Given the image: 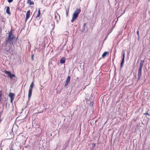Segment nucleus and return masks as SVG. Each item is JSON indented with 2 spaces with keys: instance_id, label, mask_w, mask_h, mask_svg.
<instances>
[{
  "instance_id": "obj_25",
  "label": "nucleus",
  "mask_w": 150,
  "mask_h": 150,
  "mask_svg": "<svg viewBox=\"0 0 150 150\" xmlns=\"http://www.w3.org/2000/svg\"><path fill=\"white\" fill-rule=\"evenodd\" d=\"M137 34L138 35H139V31H137Z\"/></svg>"
},
{
  "instance_id": "obj_20",
  "label": "nucleus",
  "mask_w": 150,
  "mask_h": 150,
  "mask_svg": "<svg viewBox=\"0 0 150 150\" xmlns=\"http://www.w3.org/2000/svg\"><path fill=\"white\" fill-rule=\"evenodd\" d=\"M13 0H8V1L9 3H11L13 1Z\"/></svg>"
},
{
  "instance_id": "obj_28",
  "label": "nucleus",
  "mask_w": 150,
  "mask_h": 150,
  "mask_svg": "<svg viewBox=\"0 0 150 150\" xmlns=\"http://www.w3.org/2000/svg\"><path fill=\"white\" fill-rule=\"evenodd\" d=\"M148 114V115H149L148 113H146V114Z\"/></svg>"
},
{
  "instance_id": "obj_6",
  "label": "nucleus",
  "mask_w": 150,
  "mask_h": 150,
  "mask_svg": "<svg viewBox=\"0 0 150 150\" xmlns=\"http://www.w3.org/2000/svg\"><path fill=\"white\" fill-rule=\"evenodd\" d=\"M142 68H139L138 69V79L139 80L142 75Z\"/></svg>"
},
{
  "instance_id": "obj_4",
  "label": "nucleus",
  "mask_w": 150,
  "mask_h": 150,
  "mask_svg": "<svg viewBox=\"0 0 150 150\" xmlns=\"http://www.w3.org/2000/svg\"><path fill=\"white\" fill-rule=\"evenodd\" d=\"M4 72L5 74H7L8 76L10 77L11 79H12L15 76V75L12 74L10 71H7L6 70H5Z\"/></svg>"
},
{
  "instance_id": "obj_2",
  "label": "nucleus",
  "mask_w": 150,
  "mask_h": 150,
  "mask_svg": "<svg viewBox=\"0 0 150 150\" xmlns=\"http://www.w3.org/2000/svg\"><path fill=\"white\" fill-rule=\"evenodd\" d=\"M81 11L80 8H77L73 15L72 19L71 21V22L72 23H73L74 21L78 17V15L80 12Z\"/></svg>"
},
{
  "instance_id": "obj_24",
  "label": "nucleus",
  "mask_w": 150,
  "mask_h": 150,
  "mask_svg": "<svg viewBox=\"0 0 150 150\" xmlns=\"http://www.w3.org/2000/svg\"><path fill=\"white\" fill-rule=\"evenodd\" d=\"M10 150H15L13 149V148H12V147H11V149H10Z\"/></svg>"
},
{
  "instance_id": "obj_8",
  "label": "nucleus",
  "mask_w": 150,
  "mask_h": 150,
  "mask_svg": "<svg viewBox=\"0 0 150 150\" xmlns=\"http://www.w3.org/2000/svg\"><path fill=\"white\" fill-rule=\"evenodd\" d=\"M144 62V60H141L140 63V65L139 68H142Z\"/></svg>"
},
{
  "instance_id": "obj_22",
  "label": "nucleus",
  "mask_w": 150,
  "mask_h": 150,
  "mask_svg": "<svg viewBox=\"0 0 150 150\" xmlns=\"http://www.w3.org/2000/svg\"><path fill=\"white\" fill-rule=\"evenodd\" d=\"M125 53H124V54L123 55V58H122V59H124V58H125Z\"/></svg>"
},
{
  "instance_id": "obj_14",
  "label": "nucleus",
  "mask_w": 150,
  "mask_h": 150,
  "mask_svg": "<svg viewBox=\"0 0 150 150\" xmlns=\"http://www.w3.org/2000/svg\"><path fill=\"white\" fill-rule=\"evenodd\" d=\"M27 3L29 5H33L34 4V2L33 1H31V0L27 2Z\"/></svg>"
},
{
  "instance_id": "obj_18",
  "label": "nucleus",
  "mask_w": 150,
  "mask_h": 150,
  "mask_svg": "<svg viewBox=\"0 0 150 150\" xmlns=\"http://www.w3.org/2000/svg\"><path fill=\"white\" fill-rule=\"evenodd\" d=\"M69 83L66 82V83L65 84V86H66L69 84Z\"/></svg>"
},
{
  "instance_id": "obj_10",
  "label": "nucleus",
  "mask_w": 150,
  "mask_h": 150,
  "mask_svg": "<svg viewBox=\"0 0 150 150\" xmlns=\"http://www.w3.org/2000/svg\"><path fill=\"white\" fill-rule=\"evenodd\" d=\"M6 12L8 14H10V8L9 7L7 6L6 8Z\"/></svg>"
},
{
  "instance_id": "obj_9",
  "label": "nucleus",
  "mask_w": 150,
  "mask_h": 150,
  "mask_svg": "<svg viewBox=\"0 0 150 150\" xmlns=\"http://www.w3.org/2000/svg\"><path fill=\"white\" fill-rule=\"evenodd\" d=\"M65 62V60L64 58H62L60 59V62L62 64L64 63Z\"/></svg>"
},
{
  "instance_id": "obj_17",
  "label": "nucleus",
  "mask_w": 150,
  "mask_h": 150,
  "mask_svg": "<svg viewBox=\"0 0 150 150\" xmlns=\"http://www.w3.org/2000/svg\"><path fill=\"white\" fill-rule=\"evenodd\" d=\"M69 83L66 82V83L65 84V86H66L69 84Z\"/></svg>"
},
{
  "instance_id": "obj_5",
  "label": "nucleus",
  "mask_w": 150,
  "mask_h": 150,
  "mask_svg": "<svg viewBox=\"0 0 150 150\" xmlns=\"http://www.w3.org/2000/svg\"><path fill=\"white\" fill-rule=\"evenodd\" d=\"M8 96L11 98V103H12L15 96V94L14 93H9Z\"/></svg>"
},
{
  "instance_id": "obj_15",
  "label": "nucleus",
  "mask_w": 150,
  "mask_h": 150,
  "mask_svg": "<svg viewBox=\"0 0 150 150\" xmlns=\"http://www.w3.org/2000/svg\"><path fill=\"white\" fill-rule=\"evenodd\" d=\"M38 13L36 16L37 18L39 17L40 14V10L39 9V10L38 11Z\"/></svg>"
},
{
  "instance_id": "obj_3",
  "label": "nucleus",
  "mask_w": 150,
  "mask_h": 150,
  "mask_svg": "<svg viewBox=\"0 0 150 150\" xmlns=\"http://www.w3.org/2000/svg\"><path fill=\"white\" fill-rule=\"evenodd\" d=\"M34 86L33 82H32L30 84V86L29 87L28 94V98L29 100L30 99V97L31 96L32 92V88Z\"/></svg>"
},
{
  "instance_id": "obj_26",
  "label": "nucleus",
  "mask_w": 150,
  "mask_h": 150,
  "mask_svg": "<svg viewBox=\"0 0 150 150\" xmlns=\"http://www.w3.org/2000/svg\"><path fill=\"white\" fill-rule=\"evenodd\" d=\"M30 0H28L27 2L30 1Z\"/></svg>"
},
{
  "instance_id": "obj_16",
  "label": "nucleus",
  "mask_w": 150,
  "mask_h": 150,
  "mask_svg": "<svg viewBox=\"0 0 150 150\" xmlns=\"http://www.w3.org/2000/svg\"><path fill=\"white\" fill-rule=\"evenodd\" d=\"M85 30V28L82 27V28L81 30L82 32H83Z\"/></svg>"
},
{
  "instance_id": "obj_1",
  "label": "nucleus",
  "mask_w": 150,
  "mask_h": 150,
  "mask_svg": "<svg viewBox=\"0 0 150 150\" xmlns=\"http://www.w3.org/2000/svg\"><path fill=\"white\" fill-rule=\"evenodd\" d=\"M14 38V36L12 34V30H11L9 33L8 37L5 41V44L7 45L8 43H12L13 40Z\"/></svg>"
},
{
  "instance_id": "obj_27",
  "label": "nucleus",
  "mask_w": 150,
  "mask_h": 150,
  "mask_svg": "<svg viewBox=\"0 0 150 150\" xmlns=\"http://www.w3.org/2000/svg\"><path fill=\"white\" fill-rule=\"evenodd\" d=\"M148 1H150V0H148Z\"/></svg>"
},
{
  "instance_id": "obj_13",
  "label": "nucleus",
  "mask_w": 150,
  "mask_h": 150,
  "mask_svg": "<svg viewBox=\"0 0 150 150\" xmlns=\"http://www.w3.org/2000/svg\"><path fill=\"white\" fill-rule=\"evenodd\" d=\"M70 78H71L70 76H68L66 82L69 83L70 81Z\"/></svg>"
},
{
  "instance_id": "obj_21",
  "label": "nucleus",
  "mask_w": 150,
  "mask_h": 150,
  "mask_svg": "<svg viewBox=\"0 0 150 150\" xmlns=\"http://www.w3.org/2000/svg\"><path fill=\"white\" fill-rule=\"evenodd\" d=\"M68 12L67 11V10H66V15H67V16H68Z\"/></svg>"
},
{
  "instance_id": "obj_12",
  "label": "nucleus",
  "mask_w": 150,
  "mask_h": 150,
  "mask_svg": "<svg viewBox=\"0 0 150 150\" xmlns=\"http://www.w3.org/2000/svg\"><path fill=\"white\" fill-rule=\"evenodd\" d=\"M124 62V59H122V61L121 63L120 66L121 68H122Z\"/></svg>"
},
{
  "instance_id": "obj_11",
  "label": "nucleus",
  "mask_w": 150,
  "mask_h": 150,
  "mask_svg": "<svg viewBox=\"0 0 150 150\" xmlns=\"http://www.w3.org/2000/svg\"><path fill=\"white\" fill-rule=\"evenodd\" d=\"M109 53L108 52H105L103 53L102 55L103 57H104L107 54H109Z\"/></svg>"
},
{
  "instance_id": "obj_7",
  "label": "nucleus",
  "mask_w": 150,
  "mask_h": 150,
  "mask_svg": "<svg viewBox=\"0 0 150 150\" xmlns=\"http://www.w3.org/2000/svg\"><path fill=\"white\" fill-rule=\"evenodd\" d=\"M30 10L28 11L27 12V13L26 14V17L25 19L26 21L28 20V19L29 18V17L30 16Z\"/></svg>"
},
{
  "instance_id": "obj_19",
  "label": "nucleus",
  "mask_w": 150,
  "mask_h": 150,
  "mask_svg": "<svg viewBox=\"0 0 150 150\" xmlns=\"http://www.w3.org/2000/svg\"><path fill=\"white\" fill-rule=\"evenodd\" d=\"M2 97V93L0 91V99Z\"/></svg>"
},
{
  "instance_id": "obj_23",
  "label": "nucleus",
  "mask_w": 150,
  "mask_h": 150,
  "mask_svg": "<svg viewBox=\"0 0 150 150\" xmlns=\"http://www.w3.org/2000/svg\"><path fill=\"white\" fill-rule=\"evenodd\" d=\"M85 25H86V24H85V23H84L83 24V27H84H84L85 28Z\"/></svg>"
}]
</instances>
